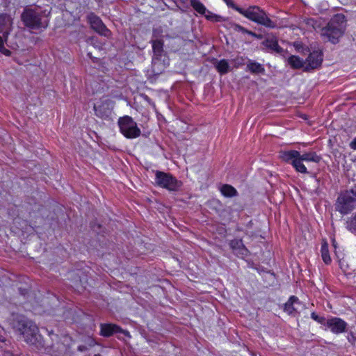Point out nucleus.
Here are the masks:
<instances>
[{"label":"nucleus","instance_id":"nucleus-1","mask_svg":"<svg viewBox=\"0 0 356 356\" xmlns=\"http://www.w3.org/2000/svg\"><path fill=\"white\" fill-rule=\"evenodd\" d=\"M346 26V20L344 15L337 14L331 18L327 26L322 29V35L326 37L332 43L335 44L344 33Z\"/></svg>","mask_w":356,"mask_h":356},{"label":"nucleus","instance_id":"nucleus-2","mask_svg":"<svg viewBox=\"0 0 356 356\" xmlns=\"http://www.w3.org/2000/svg\"><path fill=\"white\" fill-rule=\"evenodd\" d=\"M15 328L22 334L25 341L31 345L40 343L42 337L37 325L31 321L20 318L15 323Z\"/></svg>","mask_w":356,"mask_h":356},{"label":"nucleus","instance_id":"nucleus-3","mask_svg":"<svg viewBox=\"0 0 356 356\" xmlns=\"http://www.w3.org/2000/svg\"><path fill=\"white\" fill-rule=\"evenodd\" d=\"M238 12L259 24L268 28H275L276 24L266 15V13L258 6H250L247 9H238Z\"/></svg>","mask_w":356,"mask_h":356},{"label":"nucleus","instance_id":"nucleus-4","mask_svg":"<svg viewBox=\"0 0 356 356\" xmlns=\"http://www.w3.org/2000/svg\"><path fill=\"white\" fill-rule=\"evenodd\" d=\"M120 132L127 138L140 136L141 131L136 122L129 116L125 115L118 120Z\"/></svg>","mask_w":356,"mask_h":356},{"label":"nucleus","instance_id":"nucleus-5","mask_svg":"<svg viewBox=\"0 0 356 356\" xmlns=\"http://www.w3.org/2000/svg\"><path fill=\"white\" fill-rule=\"evenodd\" d=\"M22 20L26 26L32 29H38L47 26V22H42L40 13L32 9L24 10L22 14Z\"/></svg>","mask_w":356,"mask_h":356},{"label":"nucleus","instance_id":"nucleus-6","mask_svg":"<svg viewBox=\"0 0 356 356\" xmlns=\"http://www.w3.org/2000/svg\"><path fill=\"white\" fill-rule=\"evenodd\" d=\"M155 182L169 191H176L180 186V183L171 175L160 171L156 172Z\"/></svg>","mask_w":356,"mask_h":356},{"label":"nucleus","instance_id":"nucleus-7","mask_svg":"<svg viewBox=\"0 0 356 356\" xmlns=\"http://www.w3.org/2000/svg\"><path fill=\"white\" fill-rule=\"evenodd\" d=\"M298 156L299 152L296 150L282 151L280 153V159L285 162L290 163L296 171L304 174L308 173L305 165L300 163Z\"/></svg>","mask_w":356,"mask_h":356},{"label":"nucleus","instance_id":"nucleus-8","mask_svg":"<svg viewBox=\"0 0 356 356\" xmlns=\"http://www.w3.org/2000/svg\"><path fill=\"white\" fill-rule=\"evenodd\" d=\"M355 204L354 197L349 193L341 194L338 198L336 209L342 214H347L353 210Z\"/></svg>","mask_w":356,"mask_h":356},{"label":"nucleus","instance_id":"nucleus-9","mask_svg":"<svg viewBox=\"0 0 356 356\" xmlns=\"http://www.w3.org/2000/svg\"><path fill=\"white\" fill-rule=\"evenodd\" d=\"M113 108V103L109 99H104L94 106L95 114L97 117L107 119L109 118Z\"/></svg>","mask_w":356,"mask_h":356},{"label":"nucleus","instance_id":"nucleus-10","mask_svg":"<svg viewBox=\"0 0 356 356\" xmlns=\"http://www.w3.org/2000/svg\"><path fill=\"white\" fill-rule=\"evenodd\" d=\"M88 20L91 28L99 34L108 38L111 35V31L103 24L101 19L93 13L88 15Z\"/></svg>","mask_w":356,"mask_h":356},{"label":"nucleus","instance_id":"nucleus-11","mask_svg":"<svg viewBox=\"0 0 356 356\" xmlns=\"http://www.w3.org/2000/svg\"><path fill=\"white\" fill-rule=\"evenodd\" d=\"M191 6L200 14L204 15L205 17L211 21L220 22L222 20L221 16L213 14L209 10H207L206 7L199 0H191Z\"/></svg>","mask_w":356,"mask_h":356},{"label":"nucleus","instance_id":"nucleus-12","mask_svg":"<svg viewBox=\"0 0 356 356\" xmlns=\"http://www.w3.org/2000/svg\"><path fill=\"white\" fill-rule=\"evenodd\" d=\"M303 308L304 305L294 296H291L284 305V311L291 316H296Z\"/></svg>","mask_w":356,"mask_h":356},{"label":"nucleus","instance_id":"nucleus-13","mask_svg":"<svg viewBox=\"0 0 356 356\" xmlns=\"http://www.w3.org/2000/svg\"><path fill=\"white\" fill-rule=\"evenodd\" d=\"M323 61L322 53L320 51H314L310 53L309 56L305 60V70L318 68L321 66Z\"/></svg>","mask_w":356,"mask_h":356},{"label":"nucleus","instance_id":"nucleus-14","mask_svg":"<svg viewBox=\"0 0 356 356\" xmlns=\"http://www.w3.org/2000/svg\"><path fill=\"white\" fill-rule=\"evenodd\" d=\"M325 325L332 332L337 334L346 331L347 323L341 318L333 317L326 321Z\"/></svg>","mask_w":356,"mask_h":356},{"label":"nucleus","instance_id":"nucleus-15","mask_svg":"<svg viewBox=\"0 0 356 356\" xmlns=\"http://www.w3.org/2000/svg\"><path fill=\"white\" fill-rule=\"evenodd\" d=\"M13 19L10 15H0V33L3 34L5 40H7L10 32L12 30Z\"/></svg>","mask_w":356,"mask_h":356},{"label":"nucleus","instance_id":"nucleus-16","mask_svg":"<svg viewBox=\"0 0 356 356\" xmlns=\"http://www.w3.org/2000/svg\"><path fill=\"white\" fill-rule=\"evenodd\" d=\"M123 333L128 335L127 331L122 330L119 326L114 324H102L101 325V335L104 337H110L114 333Z\"/></svg>","mask_w":356,"mask_h":356},{"label":"nucleus","instance_id":"nucleus-17","mask_svg":"<svg viewBox=\"0 0 356 356\" xmlns=\"http://www.w3.org/2000/svg\"><path fill=\"white\" fill-rule=\"evenodd\" d=\"M321 159V156L317 155L316 153L314 152H305L302 154H300L299 152L298 160H300V163H302L303 161L319 163Z\"/></svg>","mask_w":356,"mask_h":356},{"label":"nucleus","instance_id":"nucleus-18","mask_svg":"<svg viewBox=\"0 0 356 356\" xmlns=\"http://www.w3.org/2000/svg\"><path fill=\"white\" fill-rule=\"evenodd\" d=\"M229 245L231 248L237 254H245L248 252L241 239H234L230 241Z\"/></svg>","mask_w":356,"mask_h":356},{"label":"nucleus","instance_id":"nucleus-19","mask_svg":"<svg viewBox=\"0 0 356 356\" xmlns=\"http://www.w3.org/2000/svg\"><path fill=\"white\" fill-rule=\"evenodd\" d=\"M213 64L217 71L221 74H227L229 71V64L225 59L216 60Z\"/></svg>","mask_w":356,"mask_h":356},{"label":"nucleus","instance_id":"nucleus-20","mask_svg":"<svg viewBox=\"0 0 356 356\" xmlns=\"http://www.w3.org/2000/svg\"><path fill=\"white\" fill-rule=\"evenodd\" d=\"M288 63L293 68L299 69L304 67L305 69V62L298 56H290L288 58Z\"/></svg>","mask_w":356,"mask_h":356},{"label":"nucleus","instance_id":"nucleus-21","mask_svg":"<svg viewBox=\"0 0 356 356\" xmlns=\"http://www.w3.org/2000/svg\"><path fill=\"white\" fill-rule=\"evenodd\" d=\"M263 44L268 49L280 52L282 48L278 45L277 41L274 38H268L263 42Z\"/></svg>","mask_w":356,"mask_h":356},{"label":"nucleus","instance_id":"nucleus-22","mask_svg":"<svg viewBox=\"0 0 356 356\" xmlns=\"http://www.w3.org/2000/svg\"><path fill=\"white\" fill-rule=\"evenodd\" d=\"M220 192L224 196L227 197H234L237 195L236 190L233 186L228 184L222 186Z\"/></svg>","mask_w":356,"mask_h":356},{"label":"nucleus","instance_id":"nucleus-23","mask_svg":"<svg viewBox=\"0 0 356 356\" xmlns=\"http://www.w3.org/2000/svg\"><path fill=\"white\" fill-rule=\"evenodd\" d=\"M247 67L252 73L259 74L264 73L265 72L263 66L260 63L254 61H250L247 64Z\"/></svg>","mask_w":356,"mask_h":356},{"label":"nucleus","instance_id":"nucleus-24","mask_svg":"<svg viewBox=\"0 0 356 356\" xmlns=\"http://www.w3.org/2000/svg\"><path fill=\"white\" fill-rule=\"evenodd\" d=\"M321 256L323 261L328 264L331 261V258L329 254L328 245L327 243H323L321 245Z\"/></svg>","mask_w":356,"mask_h":356},{"label":"nucleus","instance_id":"nucleus-25","mask_svg":"<svg viewBox=\"0 0 356 356\" xmlns=\"http://www.w3.org/2000/svg\"><path fill=\"white\" fill-rule=\"evenodd\" d=\"M304 22L308 29H314L315 31L321 27L320 24L316 19L312 18L306 19L304 20Z\"/></svg>","mask_w":356,"mask_h":356},{"label":"nucleus","instance_id":"nucleus-26","mask_svg":"<svg viewBox=\"0 0 356 356\" xmlns=\"http://www.w3.org/2000/svg\"><path fill=\"white\" fill-rule=\"evenodd\" d=\"M153 51L155 54L159 55L163 51V42L161 40H155L152 44Z\"/></svg>","mask_w":356,"mask_h":356},{"label":"nucleus","instance_id":"nucleus-27","mask_svg":"<svg viewBox=\"0 0 356 356\" xmlns=\"http://www.w3.org/2000/svg\"><path fill=\"white\" fill-rule=\"evenodd\" d=\"M232 28L235 31L242 32L243 33L255 35V33H254L253 32H252L250 31L247 30L246 29H245L244 27H243L242 26H241L239 24H234L232 25Z\"/></svg>","mask_w":356,"mask_h":356},{"label":"nucleus","instance_id":"nucleus-28","mask_svg":"<svg viewBox=\"0 0 356 356\" xmlns=\"http://www.w3.org/2000/svg\"><path fill=\"white\" fill-rule=\"evenodd\" d=\"M347 228L352 232H356V214L347 222Z\"/></svg>","mask_w":356,"mask_h":356},{"label":"nucleus","instance_id":"nucleus-29","mask_svg":"<svg viewBox=\"0 0 356 356\" xmlns=\"http://www.w3.org/2000/svg\"><path fill=\"white\" fill-rule=\"evenodd\" d=\"M311 317L312 319L320 323H324L325 321L323 317L318 316L315 312L312 313Z\"/></svg>","mask_w":356,"mask_h":356},{"label":"nucleus","instance_id":"nucleus-30","mask_svg":"<svg viewBox=\"0 0 356 356\" xmlns=\"http://www.w3.org/2000/svg\"><path fill=\"white\" fill-rule=\"evenodd\" d=\"M224 1L226 3V4L229 7L236 10V11H238V9H241V8H240V7L237 6L236 5H235L232 0H224Z\"/></svg>","mask_w":356,"mask_h":356},{"label":"nucleus","instance_id":"nucleus-31","mask_svg":"<svg viewBox=\"0 0 356 356\" xmlns=\"http://www.w3.org/2000/svg\"><path fill=\"white\" fill-rule=\"evenodd\" d=\"M0 51L6 56H10L11 54L10 51L5 48V47L1 49Z\"/></svg>","mask_w":356,"mask_h":356},{"label":"nucleus","instance_id":"nucleus-32","mask_svg":"<svg viewBox=\"0 0 356 356\" xmlns=\"http://www.w3.org/2000/svg\"><path fill=\"white\" fill-rule=\"evenodd\" d=\"M350 147L353 149H356V137L350 142Z\"/></svg>","mask_w":356,"mask_h":356},{"label":"nucleus","instance_id":"nucleus-33","mask_svg":"<svg viewBox=\"0 0 356 356\" xmlns=\"http://www.w3.org/2000/svg\"><path fill=\"white\" fill-rule=\"evenodd\" d=\"M3 37H0V49L4 47V41H6Z\"/></svg>","mask_w":356,"mask_h":356},{"label":"nucleus","instance_id":"nucleus-34","mask_svg":"<svg viewBox=\"0 0 356 356\" xmlns=\"http://www.w3.org/2000/svg\"><path fill=\"white\" fill-rule=\"evenodd\" d=\"M88 345H89L90 346H95V342L94 339H88Z\"/></svg>","mask_w":356,"mask_h":356},{"label":"nucleus","instance_id":"nucleus-35","mask_svg":"<svg viewBox=\"0 0 356 356\" xmlns=\"http://www.w3.org/2000/svg\"><path fill=\"white\" fill-rule=\"evenodd\" d=\"M87 348L85 346H79L78 347V350H80V351H84L86 350Z\"/></svg>","mask_w":356,"mask_h":356},{"label":"nucleus","instance_id":"nucleus-36","mask_svg":"<svg viewBox=\"0 0 356 356\" xmlns=\"http://www.w3.org/2000/svg\"><path fill=\"white\" fill-rule=\"evenodd\" d=\"M333 245L336 248L337 244H335L334 241L333 242Z\"/></svg>","mask_w":356,"mask_h":356}]
</instances>
